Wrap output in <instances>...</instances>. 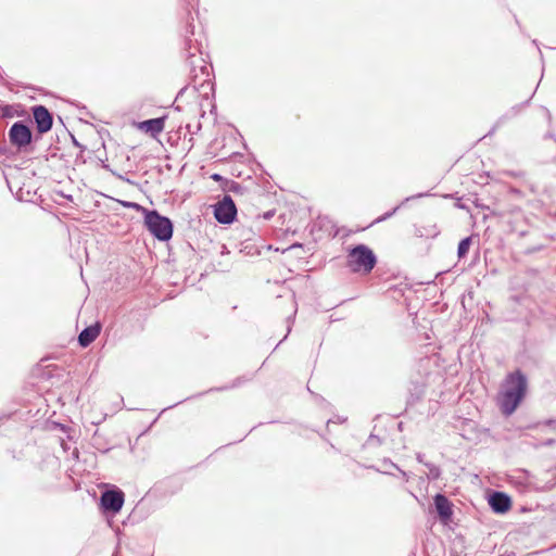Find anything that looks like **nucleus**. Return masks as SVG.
Returning a JSON list of instances; mask_svg holds the SVG:
<instances>
[{
    "instance_id": "1",
    "label": "nucleus",
    "mask_w": 556,
    "mask_h": 556,
    "mask_svg": "<svg viewBox=\"0 0 556 556\" xmlns=\"http://www.w3.org/2000/svg\"><path fill=\"white\" fill-rule=\"evenodd\" d=\"M527 390V377L516 370L507 375L502 384L498 401L503 414L511 415L521 403Z\"/></svg>"
},
{
    "instance_id": "2",
    "label": "nucleus",
    "mask_w": 556,
    "mask_h": 556,
    "mask_svg": "<svg viewBox=\"0 0 556 556\" xmlns=\"http://www.w3.org/2000/svg\"><path fill=\"white\" fill-rule=\"evenodd\" d=\"M194 35L193 26L188 24L186 27V35L184 40V53L186 63L189 66L190 77L195 81L198 78L203 77L206 81L210 77V67L203 59L200 43L193 40L191 36Z\"/></svg>"
},
{
    "instance_id": "3",
    "label": "nucleus",
    "mask_w": 556,
    "mask_h": 556,
    "mask_svg": "<svg viewBox=\"0 0 556 556\" xmlns=\"http://www.w3.org/2000/svg\"><path fill=\"white\" fill-rule=\"evenodd\" d=\"M376 264L375 253L365 244L354 247L346 256V266L352 273L369 274Z\"/></svg>"
},
{
    "instance_id": "4",
    "label": "nucleus",
    "mask_w": 556,
    "mask_h": 556,
    "mask_svg": "<svg viewBox=\"0 0 556 556\" xmlns=\"http://www.w3.org/2000/svg\"><path fill=\"white\" fill-rule=\"evenodd\" d=\"M144 214V225L150 233L160 241H167L173 236V224L169 218L160 215L156 211H148L141 206Z\"/></svg>"
},
{
    "instance_id": "5",
    "label": "nucleus",
    "mask_w": 556,
    "mask_h": 556,
    "mask_svg": "<svg viewBox=\"0 0 556 556\" xmlns=\"http://www.w3.org/2000/svg\"><path fill=\"white\" fill-rule=\"evenodd\" d=\"M167 118L168 116L163 114L162 116L141 121V136L151 139L154 143L162 147L160 137L164 132Z\"/></svg>"
},
{
    "instance_id": "6",
    "label": "nucleus",
    "mask_w": 556,
    "mask_h": 556,
    "mask_svg": "<svg viewBox=\"0 0 556 556\" xmlns=\"http://www.w3.org/2000/svg\"><path fill=\"white\" fill-rule=\"evenodd\" d=\"M237 207L230 195L226 194L214 206V216L220 224H230L235 220Z\"/></svg>"
},
{
    "instance_id": "7",
    "label": "nucleus",
    "mask_w": 556,
    "mask_h": 556,
    "mask_svg": "<svg viewBox=\"0 0 556 556\" xmlns=\"http://www.w3.org/2000/svg\"><path fill=\"white\" fill-rule=\"evenodd\" d=\"M9 140L18 150H23L31 142V131L22 122H16L9 129Z\"/></svg>"
},
{
    "instance_id": "8",
    "label": "nucleus",
    "mask_w": 556,
    "mask_h": 556,
    "mask_svg": "<svg viewBox=\"0 0 556 556\" xmlns=\"http://www.w3.org/2000/svg\"><path fill=\"white\" fill-rule=\"evenodd\" d=\"M124 504V493L119 490H109L101 495V506L105 511L118 513Z\"/></svg>"
},
{
    "instance_id": "9",
    "label": "nucleus",
    "mask_w": 556,
    "mask_h": 556,
    "mask_svg": "<svg viewBox=\"0 0 556 556\" xmlns=\"http://www.w3.org/2000/svg\"><path fill=\"white\" fill-rule=\"evenodd\" d=\"M33 115L39 134L49 131L52 127V115L42 105L33 108Z\"/></svg>"
},
{
    "instance_id": "10",
    "label": "nucleus",
    "mask_w": 556,
    "mask_h": 556,
    "mask_svg": "<svg viewBox=\"0 0 556 556\" xmlns=\"http://www.w3.org/2000/svg\"><path fill=\"white\" fill-rule=\"evenodd\" d=\"M489 505L498 514L506 513L511 505L510 497L502 492H494L489 498Z\"/></svg>"
},
{
    "instance_id": "11",
    "label": "nucleus",
    "mask_w": 556,
    "mask_h": 556,
    "mask_svg": "<svg viewBox=\"0 0 556 556\" xmlns=\"http://www.w3.org/2000/svg\"><path fill=\"white\" fill-rule=\"evenodd\" d=\"M434 505L437 513L442 520H447L451 518L453 514L452 504L445 495L437 494L434 496Z\"/></svg>"
},
{
    "instance_id": "12",
    "label": "nucleus",
    "mask_w": 556,
    "mask_h": 556,
    "mask_svg": "<svg viewBox=\"0 0 556 556\" xmlns=\"http://www.w3.org/2000/svg\"><path fill=\"white\" fill-rule=\"evenodd\" d=\"M100 333V326L93 325L85 328L78 336V342L86 348L93 342Z\"/></svg>"
},
{
    "instance_id": "13",
    "label": "nucleus",
    "mask_w": 556,
    "mask_h": 556,
    "mask_svg": "<svg viewBox=\"0 0 556 556\" xmlns=\"http://www.w3.org/2000/svg\"><path fill=\"white\" fill-rule=\"evenodd\" d=\"M470 245H471V238L470 237L464 238L459 242L458 249H457V255H458L459 258H463V257L466 256V254L469 251Z\"/></svg>"
},
{
    "instance_id": "14",
    "label": "nucleus",
    "mask_w": 556,
    "mask_h": 556,
    "mask_svg": "<svg viewBox=\"0 0 556 556\" xmlns=\"http://www.w3.org/2000/svg\"><path fill=\"white\" fill-rule=\"evenodd\" d=\"M425 466L428 468V472H427L428 479L437 480L440 477L441 470L438 466H435L434 464H431V463H425Z\"/></svg>"
},
{
    "instance_id": "15",
    "label": "nucleus",
    "mask_w": 556,
    "mask_h": 556,
    "mask_svg": "<svg viewBox=\"0 0 556 556\" xmlns=\"http://www.w3.org/2000/svg\"><path fill=\"white\" fill-rule=\"evenodd\" d=\"M400 206H396L393 208L392 212H389V213H386L384 215H382L381 217H379L377 219V222H382V220H386L387 218L391 217L397 210H399Z\"/></svg>"
},
{
    "instance_id": "16",
    "label": "nucleus",
    "mask_w": 556,
    "mask_h": 556,
    "mask_svg": "<svg viewBox=\"0 0 556 556\" xmlns=\"http://www.w3.org/2000/svg\"><path fill=\"white\" fill-rule=\"evenodd\" d=\"M417 460L420 463V464H424L425 465V459H424V455L422 454H417Z\"/></svg>"
},
{
    "instance_id": "17",
    "label": "nucleus",
    "mask_w": 556,
    "mask_h": 556,
    "mask_svg": "<svg viewBox=\"0 0 556 556\" xmlns=\"http://www.w3.org/2000/svg\"><path fill=\"white\" fill-rule=\"evenodd\" d=\"M422 195H424L422 193H419V194H417V195H415V197H408V198H406V199L402 202V204H403V203L408 202V201H409L410 199H413V198H420V197H422Z\"/></svg>"
},
{
    "instance_id": "18",
    "label": "nucleus",
    "mask_w": 556,
    "mask_h": 556,
    "mask_svg": "<svg viewBox=\"0 0 556 556\" xmlns=\"http://www.w3.org/2000/svg\"><path fill=\"white\" fill-rule=\"evenodd\" d=\"M124 205L131 206V207L139 210V204H137V203H125Z\"/></svg>"
}]
</instances>
